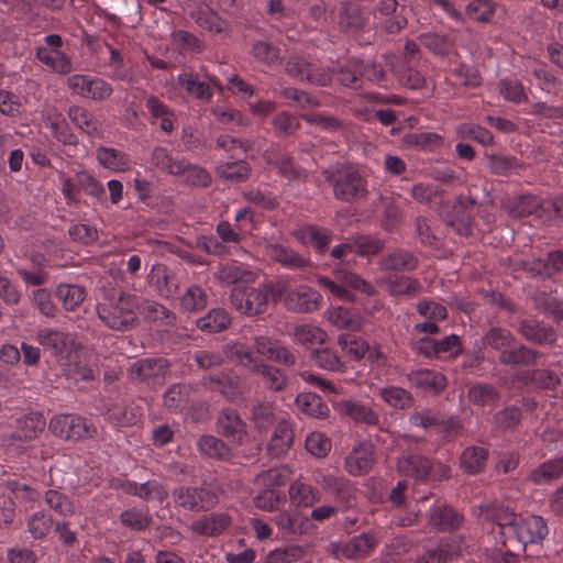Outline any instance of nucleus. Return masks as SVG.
<instances>
[{
	"instance_id": "1",
	"label": "nucleus",
	"mask_w": 563,
	"mask_h": 563,
	"mask_svg": "<svg viewBox=\"0 0 563 563\" xmlns=\"http://www.w3.org/2000/svg\"><path fill=\"white\" fill-rule=\"evenodd\" d=\"M136 296L112 288L102 289V300L96 305L98 319L109 329L125 332L139 324Z\"/></svg>"
},
{
	"instance_id": "2",
	"label": "nucleus",
	"mask_w": 563,
	"mask_h": 563,
	"mask_svg": "<svg viewBox=\"0 0 563 563\" xmlns=\"http://www.w3.org/2000/svg\"><path fill=\"white\" fill-rule=\"evenodd\" d=\"M484 345L497 351L498 362L509 367L532 366L539 363L544 354L517 341L506 328L490 327L483 335Z\"/></svg>"
},
{
	"instance_id": "3",
	"label": "nucleus",
	"mask_w": 563,
	"mask_h": 563,
	"mask_svg": "<svg viewBox=\"0 0 563 563\" xmlns=\"http://www.w3.org/2000/svg\"><path fill=\"white\" fill-rule=\"evenodd\" d=\"M284 291L285 282L264 283L258 287L234 286L230 295V302L240 313L255 317L267 310L269 296L273 300H277L282 298Z\"/></svg>"
},
{
	"instance_id": "4",
	"label": "nucleus",
	"mask_w": 563,
	"mask_h": 563,
	"mask_svg": "<svg viewBox=\"0 0 563 563\" xmlns=\"http://www.w3.org/2000/svg\"><path fill=\"white\" fill-rule=\"evenodd\" d=\"M322 174L332 187L333 196L340 201H358L368 194L366 178L353 167H342L333 172L324 170Z\"/></svg>"
},
{
	"instance_id": "5",
	"label": "nucleus",
	"mask_w": 563,
	"mask_h": 563,
	"mask_svg": "<svg viewBox=\"0 0 563 563\" xmlns=\"http://www.w3.org/2000/svg\"><path fill=\"white\" fill-rule=\"evenodd\" d=\"M48 428L55 437L67 441L93 438L97 433V428L89 419L74 413L54 416Z\"/></svg>"
},
{
	"instance_id": "6",
	"label": "nucleus",
	"mask_w": 563,
	"mask_h": 563,
	"mask_svg": "<svg viewBox=\"0 0 563 563\" xmlns=\"http://www.w3.org/2000/svg\"><path fill=\"white\" fill-rule=\"evenodd\" d=\"M284 70L291 78L316 86H328L331 82V71L310 63L299 55H290L284 64Z\"/></svg>"
},
{
	"instance_id": "7",
	"label": "nucleus",
	"mask_w": 563,
	"mask_h": 563,
	"mask_svg": "<svg viewBox=\"0 0 563 563\" xmlns=\"http://www.w3.org/2000/svg\"><path fill=\"white\" fill-rule=\"evenodd\" d=\"M173 498L176 506L194 512L207 511L218 503L216 493L207 486L178 487Z\"/></svg>"
},
{
	"instance_id": "8",
	"label": "nucleus",
	"mask_w": 563,
	"mask_h": 563,
	"mask_svg": "<svg viewBox=\"0 0 563 563\" xmlns=\"http://www.w3.org/2000/svg\"><path fill=\"white\" fill-rule=\"evenodd\" d=\"M37 341L52 352L59 364L77 354L78 346L75 339L62 331L43 329L37 332Z\"/></svg>"
},
{
	"instance_id": "9",
	"label": "nucleus",
	"mask_w": 563,
	"mask_h": 563,
	"mask_svg": "<svg viewBox=\"0 0 563 563\" xmlns=\"http://www.w3.org/2000/svg\"><path fill=\"white\" fill-rule=\"evenodd\" d=\"M278 300H283L286 309L297 313H308L318 310L321 295L306 285L289 289L285 283V291Z\"/></svg>"
},
{
	"instance_id": "10",
	"label": "nucleus",
	"mask_w": 563,
	"mask_h": 563,
	"mask_svg": "<svg viewBox=\"0 0 563 563\" xmlns=\"http://www.w3.org/2000/svg\"><path fill=\"white\" fill-rule=\"evenodd\" d=\"M168 365V361L163 357L139 360L130 366L129 378L133 383L153 385L164 378Z\"/></svg>"
},
{
	"instance_id": "11",
	"label": "nucleus",
	"mask_w": 563,
	"mask_h": 563,
	"mask_svg": "<svg viewBox=\"0 0 563 563\" xmlns=\"http://www.w3.org/2000/svg\"><path fill=\"white\" fill-rule=\"evenodd\" d=\"M68 88L84 98L103 100L111 96L112 87L101 78H91L86 75H73L67 79Z\"/></svg>"
},
{
	"instance_id": "12",
	"label": "nucleus",
	"mask_w": 563,
	"mask_h": 563,
	"mask_svg": "<svg viewBox=\"0 0 563 563\" xmlns=\"http://www.w3.org/2000/svg\"><path fill=\"white\" fill-rule=\"evenodd\" d=\"M147 283L157 295L164 299H172L179 290V278L177 274L164 264H155L152 266L148 275Z\"/></svg>"
},
{
	"instance_id": "13",
	"label": "nucleus",
	"mask_w": 563,
	"mask_h": 563,
	"mask_svg": "<svg viewBox=\"0 0 563 563\" xmlns=\"http://www.w3.org/2000/svg\"><path fill=\"white\" fill-rule=\"evenodd\" d=\"M216 426L218 433L233 443L242 444L247 438L246 423L234 409H222L217 417Z\"/></svg>"
},
{
	"instance_id": "14",
	"label": "nucleus",
	"mask_w": 563,
	"mask_h": 563,
	"mask_svg": "<svg viewBox=\"0 0 563 563\" xmlns=\"http://www.w3.org/2000/svg\"><path fill=\"white\" fill-rule=\"evenodd\" d=\"M516 331L525 340L538 345H552L556 342L558 335L551 325L536 319H521Z\"/></svg>"
},
{
	"instance_id": "15",
	"label": "nucleus",
	"mask_w": 563,
	"mask_h": 563,
	"mask_svg": "<svg viewBox=\"0 0 563 563\" xmlns=\"http://www.w3.org/2000/svg\"><path fill=\"white\" fill-rule=\"evenodd\" d=\"M316 481L321 488L332 495L334 500L344 509L353 507L355 503L354 488L349 481L343 477L325 474H320Z\"/></svg>"
},
{
	"instance_id": "16",
	"label": "nucleus",
	"mask_w": 563,
	"mask_h": 563,
	"mask_svg": "<svg viewBox=\"0 0 563 563\" xmlns=\"http://www.w3.org/2000/svg\"><path fill=\"white\" fill-rule=\"evenodd\" d=\"M409 385L423 393L438 395L444 390L446 379L440 372L432 369H416L406 374Z\"/></svg>"
},
{
	"instance_id": "17",
	"label": "nucleus",
	"mask_w": 563,
	"mask_h": 563,
	"mask_svg": "<svg viewBox=\"0 0 563 563\" xmlns=\"http://www.w3.org/2000/svg\"><path fill=\"white\" fill-rule=\"evenodd\" d=\"M519 519V549H525L528 543L542 541L549 534V527L541 516H529Z\"/></svg>"
},
{
	"instance_id": "18",
	"label": "nucleus",
	"mask_w": 563,
	"mask_h": 563,
	"mask_svg": "<svg viewBox=\"0 0 563 563\" xmlns=\"http://www.w3.org/2000/svg\"><path fill=\"white\" fill-rule=\"evenodd\" d=\"M232 523V518L227 512H213L191 522L194 533L202 537H217L222 534Z\"/></svg>"
},
{
	"instance_id": "19",
	"label": "nucleus",
	"mask_w": 563,
	"mask_h": 563,
	"mask_svg": "<svg viewBox=\"0 0 563 563\" xmlns=\"http://www.w3.org/2000/svg\"><path fill=\"white\" fill-rule=\"evenodd\" d=\"M202 386L224 396L228 400H234L242 395L239 378L230 373L219 372L202 379Z\"/></svg>"
},
{
	"instance_id": "20",
	"label": "nucleus",
	"mask_w": 563,
	"mask_h": 563,
	"mask_svg": "<svg viewBox=\"0 0 563 563\" xmlns=\"http://www.w3.org/2000/svg\"><path fill=\"white\" fill-rule=\"evenodd\" d=\"M265 254L272 261L290 269H303L310 266V261L292 249L278 243H269L265 246Z\"/></svg>"
},
{
	"instance_id": "21",
	"label": "nucleus",
	"mask_w": 563,
	"mask_h": 563,
	"mask_svg": "<svg viewBox=\"0 0 563 563\" xmlns=\"http://www.w3.org/2000/svg\"><path fill=\"white\" fill-rule=\"evenodd\" d=\"M418 258L407 250L396 249L383 257L378 265L384 272H411L418 266Z\"/></svg>"
},
{
	"instance_id": "22",
	"label": "nucleus",
	"mask_w": 563,
	"mask_h": 563,
	"mask_svg": "<svg viewBox=\"0 0 563 563\" xmlns=\"http://www.w3.org/2000/svg\"><path fill=\"white\" fill-rule=\"evenodd\" d=\"M221 284L246 286L255 282L256 274L236 263H229L219 267L214 274Z\"/></svg>"
},
{
	"instance_id": "23",
	"label": "nucleus",
	"mask_w": 563,
	"mask_h": 563,
	"mask_svg": "<svg viewBox=\"0 0 563 563\" xmlns=\"http://www.w3.org/2000/svg\"><path fill=\"white\" fill-rule=\"evenodd\" d=\"M46 421L41 412H30L16 419V429L12 433V440L31 441L41 433Z\"/></svg>"
},
{
	"instance_id": "24",
	"label": "nucleus",
	"mask_w": 563,
	"mask_h": 563,
	"mask_svg": "<svg viewBox=\"0 0 563 563\" xmlns=\"http://www.w3.org/2000/svg\"><path fill=\"white\" fill-rule=\"evenodd\" d=\"M385 290L394 297H408L417 296L421 289V283L413 277L406 275H393L383 280Z\"/></svg>"
},
{
	"instance_id": "25",
	"label": "nucleus",
	"mask_w": 563,
	"mask_h": 563,
	"mask_svg": "<svg viewBox=\"0 0 563 563\" xmlns=\"http://www.w3.org/2000/svg\"><path fill=\"white\" fill-rule=\"evenodd\" d=\"M398 471L417 481L424 479L432 470L431 461L420 454H407L398 459Z\"/></svg>"
},
{
	"instance_id": "26",
	"label": "nucleus",
	"mask_w": 563,
	"mask_h": 563,
	"mask_svg": "<svg viewBox=\"0 0 563 563\" xmlns=\"http://www.w3.org/2000/svg\"><path fill=\"white\" fill-rule=\"evenodd\" d=\"M250 421L257 432L265 433L279 421L276 416V406L271 401H256L251 406Z\"/></svg>"
},
{
	"instance_id": "27",
	"label": "nucleus",
	"mask_w": 563,
	"mask_h": 563,
	"mask_svg": "<svg viewBox=\"0 0 563 563\" xmlns=\"http://www.w3.org/2000/svg\"><path fill=\"white\" fill-rule=\"evenodd\" d=\"M198 26L212 34L227 32L229 24L207 5H199L188 12Z\"/></svg>"
},
{
	"instance_id": "28",
	"label": "nucleus",
	"mask_w": 563,
	"mask_h": 563,
	"mask_svg": "<svg viewBox=\"0 0 563 563\" xmlns=\"http://www.w3.org/2000/svg\"><path fill=\"white\" fill-rule=\"evenodd\" d=\"M292 442L291 426L285 419H280L275 426L267 451L272 456L279 457L291 448Z\"/></svg>"
},
{
	"instance_id": "29",
	"label": "nucleus",
	"mask_w": 563,
	"mask_h": 563,
	"mask_svg": "<svg viewBox=\"0 0 563 563\" xmlns=\"http://www.w3.org/2000/svg\"><path fill=\"white\" fill-rule=\"evenodd\" d=\"M563 475V457H554L532 468L527 479L534 485H545Z\"/></svg>"
},
{
	"instance_id": "30",
	"label": "nucleus",
	"mask_w": 563,
	"mask_h": 563,
	"mask_svg": "<svg viewBox=\"0 0 563 563\" xmlns=\"http://www.w3.org/2000/svg\"><path fill=\"white\" fill-rule=\"evenodd\" d=\"M295 236L303 244H311L319 254H323L332 240V232L317 225H306L296 231Z\"/></svg>"
},
{
	"instance_id": "31",
	"label": "nucleus",
	"mask_w": 563,
	"mask_h": 563,
	"mask_svg": "<svg viewBox=\"0 0 563 563\" xmlns=\"http://www.w3.org/2000/svg\"><path fill=\"white\" fill-rule=\"evenodd\" d=\"M369 24V13L358 5L346 3L340 13V25L350 33L364 31Z\"/></svg>"
},
{
	"instance_id": "32",
	"label": "nucleus",
	"mask_w": 563,
	"mask_h": 563,
	"mask_svg": "<svg viewBox=\"0 0 563 563\" xmlns=\"http://www.w3.org/2000/svg\"><path fill=\"white\" fill-rule=\"evenodd\" d=\"M263 378V383L268 390L282 391L287 387L288 378L278 367H275L264 360H260L251 371Z\"/></svg>"
},
{
	"instance_id": "33",
	"label": "nucleus",
	"mask_w": 563,
	"mask_h": 563,
	"mask_svg": "<svg viewBox=\"0 0 563 563\" xmlns=\"http://www.w3.org/2000/svg\"><path fill=\"white\" fill-rule=\"evenodd\" d=\"M178 84L188 93L203 102H209L212 98L210 85L221 88L220 84L214 78H209V82H206L198 80L194 75L187 73H183L178 76Z\"/></svg>"
},
{
	"instance_id": "34",
	"label": "nucleus",
	"mask_w": 563,
	"mask_h": 563,
	"mask_svg": "<svg viewBox=\"0 0 563 563\" xmlns=\"http://www.w3.org/2000/svg\"><path fill=\"white\" fill-rule=\"evenodd\" d=\"M374 462L372 448L360 445L355 448L345 459L346 471L351 475H361L371 470Z\"/></svg>"
},
{
	"instance_id": "35",
	"label": "nucleus",
	"mask_w": 563,
	"mask_h": 563,
	"mask_svg": "<svg viewBox=\"0 0 563 563\" xmlns=\"http://www.w3.org/2000/svg\"><path fill=\"white\" fill-rule=\"evenodd\" d=\"M137 308H140V312L144 319L151 322L172 325L176 320V316L173 311L154 300H142V302H139Z\"/></svg>"
},
{
	"instance_id": "36",
	"label": "nucleus",
	"mask_w": 563,
	"mask_h": 563,
	"mask_svg": "<svg viewBox=\"0 0 563 563\" xmlns=\"http://www.w3.org/2000/svg\"><path fill=\"white\" fill-rule=\"evenodd\" d=\"M224 355L233 363L242 365L250 372L261 360L244 343L232 342L223 345Z\"/></svg>"
},
{
	"instance_id": "37",
	"label": "nucleus",
	"mask_w": 563,
	"mask_h": 563,
	"mask_svg": "<svg viewBox=\"0 0 563 563\" xmlns=\"http://www.w3.org/2000/svg\"><path fill=\"white\" fill-rule=\"evenodd\" d=\"M443 139L434 132H410L404 134L401 143L408 148L433 151L442 145Z\"/></svg>"
},
{
	"instance_id": "38",
	"label": "nucleus",
	"mask_w": 563,
	"mask_h": 563,
	"mask_svg": "<svg viewBox=\"0 0 563 563\" xmlns=\"http://www.w3.org/2000/svg\"><path fill=\"white\" fill-rule=\"evenodd\" d=\"M481 514L484 519L492 521L497 528L503 527L511 530V521L516 520L517 515L507 506L498 503H489L481 507Z\"/></svg>"
},
{
	"instance_id": "39",
	"label": "nucleus",
	"mask_w": 563,
	"mask_h": 563,
	"mask_svg": "<svg viewBox=\"0 0 563 563\" xmlns=\"http://www.w3.org/2000/svg\"><path fill=\"white\" fill-rule=\"evenodd\" d=\"M429 523L440 530H455L462 523V516L450 507L437 506L429 515Z\"/></svg>"
},
{
	"instance_id": "40",
	"label": "nucleus",
	"mask_w": 563,
	"mask_h": 563,
	"mask_svg": "<svg viewBox=\"0 0 563 563\" xmlns=\"http://www.w3.org/2000/svg\"><path fill=\"white\" fill-rule=\"evenodd\" d=\"M96 157L104 168L113 172H125L130 166L126 154L113 147L100 146L97 150Z\"/></svg>"
},
{
	"instance_id": "41",
	"label": "nucleus",
	"mask_w": 563,
	"mask_h": 563,
	"mask_svg": "<svg viewBox=\"0 0 563 563\" xmlns=\"http://www.w3.org/2000/svg\"><path fill=\"white\" fill-rule=\"evenodd\" d=\"M231 323L230 316L222 308L211 309L206 316L196 320L199 330L217 333L225 330Z\"/></svg>"
},
{
	"instance_id": "42",
	"label": "nucleus",
	"mask_w": 563,
	"mask_h": 563,
	"mask_svg": "<svg viewBox=\"0 0 563 563\" xmlns=\"http://www.w3.org/2000/svg\"><path fill=\"white\" fill-rule=\"evenodd\" d=\"M197 445L202 455L211 459L228 460L232 455L231 449L223 440L211 434L201 435Z\"/></svg>"
},
{
	"instance_id": "43",
	"label": "nucleus",
	"mask_w": 563,
	"mask_h": 563,
	"mask_svg": "<svg viewBox=\"0 0 563 563\" xmlns=\"http://www.w3.org/2000/svg\"><path fill=\"white\" fill-rule=\"evenodd\" d=\"M216 174L227 181L242 183L249 179L251 167L249 163L243 159L227 162L217 166Z\"/></svg>"
},
{
	"instance_id": "44",
	"label": "nucleus",
	"mask_w": 563,
	"mask_h": 563,
	"mask_svg": "<svg viewBox=\"0 0 563 563\" xmlns=\"http://www.w3.org/2000/svg\"><path fill=\"white\" fill-rule=\"evenodd\" d=\"M289 500L297 507H310L319 500V490L300 481L294 482L288 489Z\"/></svg>"
},
{
	"instance_id": "45",
	"label": "nucleus",
	"mask_w": 563,
	"mask_h": 563,
	"mask_svg": "<svg viewBox=\"0 0 563 563\" xmlns=\"http://www.w3.org/2000/svg\"><path fill=\"white\" fill-rule=\"evenodd\" d=\"M297 408L311 417L325 418L329 415V407L321 397L313 393H301L296 397Z\"/></svg>"
},
{
	"instance_id": "46",
	"label": "nucleus",
	"mask_w": 563,
	"mask_h": 563,
	"mask_svg": "<svg viewBox=\"0 0 563 563\" xmlns=\"http://www.w3.org/2000/svg\"><path fill=\"white\" fill-rule=\"evenodd\" d=\"M488 451L483 446L466 448L460 457L462 468L468 474H476L484 470Z\"/></svg>"
},
{
	"instance_id": "47",
	"label": "nucleus",
	"mask_w": 563,
	"mask_h": 563,
	"mask_svg": "<svg viewBox=\"0 0 563 563\" xmlns=\"http://www.w3.org/2000/svg\"><path fill=\"white\" fill-rule=\"evenodd\" d=\"M380 398L395 409H409L413 405V396L410 391L398 386H389L379 389Z\"/></svg>"
},
{
	"instance_id": "48",
	"label": "nucleus",
	"mask_w": 563,
	"mask_h": 563,
	"mask_svg": "<svg viewBox=\"0 0 563 563\" xmlns=\"http://www.w3.org/2000/svg\"><path fill=\"white\" fill-rule=\"evenodd\" d=\"M68 117L84 133L90 136L100 135V124L87 109L78 106L70 107Z\"/></svg>"
},
{
	"instance_id": "49",
	"label": "nucleus",
	"mask_w": 563,
	"mask_h": 563,
	"mask_svg": "<svg viewBox=\"0 0 563 563\" xmlns=\"http://www.w3.org/2000/svg\"><path fill=\"white\" fill-rule=\"evenodd\" d=\"M377 540L371 533L353 537L343 548V554L349 559L366 556L376 545Z\"/></svg>"
},
{
	"instance_id": "50",
	"label": "nucleus",
	"mask_w": 563,
	"mask_h": 563,
	"mask_svg": "<svg viewBox=\"0 0 563 563\" xmlns=\"http://www.w3.org/2000/svg\"><path fill=\"white\" fill-rule=\"evenodd\" d=\"M56 297L64 309L74 311L84 301L86 289L79 285L59 284L56 287Z\"/></svg>"
},
{
	"instance_id": "51",
	"label": "nucleus",
	"mask_w": 563,
	"mask_h": 563,
	"mask_svg": "<svg viewBox=\"0 0 563 563\" xmlns=\"http://www.w3.org/2000/svg\"><path fill=\"white\" fill-rule=\"evenodd\" d=\"M53 517L44 510L32 514L26 520V531L35 540H42L48 536L53 526Z\"/></svg>"
},
{
	"instance_id": "52",
	"label": "nucleus",
	"mask_w": 563,
	"mask_h": 563,
	"mask_svg": "<svg viewBox=\"0 0 563 563\" xmlns=\"http://www.w3.org/2000/svg\"><path fill=\"white\" fill-rule=\"evenodd\" d=\"M208 295L198 285L189 286L179 298V305L187 312H199L207 307Z\"/></svg>"
},
{
	"instance_id": "53",
	"label": "nucleus",
	"mask_w": 563,
	"mask_h": 563,
	"mask_svg": "<svg viewBox=\"0 0 563 563\" xmlns=\"http://www.w3.org/2000/svg\"><path fill=\"white\" fill-rule=\"evenodd\" d=\"M532 300L538 310L551 316L555 321L563 320V302L556 297L544 291H538L533 295Z\"/></svg>"
},
{
	"instance_id": "54",
	"label": "nucleus",
	"mask_w": 563,
	"mask_h": 563,
	"mask_svg": "<svg viewBox=\"0 0 563 563\" xmlns=\"http://www.w3.org/2000/svg\"><path fill=\"white\" fill-rule=\"evenodd\" d=\"M342 409L355 422H362L368 426H376L379 422L378 415L368 406L356 401H344Z\"/></svg>"
},
{
	"instance_id": "55",
	"label": "nucleus",
	"mask_w": 563,
	"mask_h": 563,
	"mask_svg": "<svg viewBox=\"0 0 563 563\" xmlns=\"http://www.w3.org/2000/svg\"><path fill=\"white\" fill-rule=\"evenodd\" d=\"M307 555V549L299 544H289L287 547L272 550L266 555L267 563H295Z\"/></svg>"
},
{
	"instance_id": "56",
	"label": "nucleus",
	"mask_w": 563,
	"mask_h": 563,
	"mask_svg": "<svg viewBox=\"0 0 563 563\" xmlns=\"http://www.w3.org/2000/svg\"><path fill=\"white\" fill-rule=\"evenodd\" d=\"M382 201L384 203L382 227L389 232L396 231L404 220L402 210L393 198H382Z\"/></svg>"
},
{
	"instance_id": "57",
	"label": "nucleus",
	"mask_w": 563,
	"mask_h": 563,
	"mask_svg": "<svg viewBox=\"0 0 563 563\" xmlns=\"http://www.w3.org/2000/svg\"><path fill=\"white\" fill-rule=\"evenodd\" d=\"M295 341L306 347L313 346L316 344H322L325 341V332L314 325L300 324L294 330Z\"/></svg>"
},
{
	"instance_id": "58",
	"label": "nucleus",
	"mask_w": 563,
	"mask_h": 563,
	"mask_svg": "<svg viewBox=\"0 0 563 563\" xmlns=\"http://www.w3.org/2000/svg\"><path fill=\"white\" fill-rule=\"evenodd\" d=\"M45 503L56 514L69 517L75 514V507L70 498L57 489H48L44 495Z\"/></svg>"
},
{
	"instance_id": "59",
	"label": "nucleus",
	"mask_w": 563,
	"mask_h": 563,
	"mask_svg": "<svg viewBox=\"0 0 563 563\" xmlns=\"http://www.w3.org/2000/svg\"><path fill=\"white\" fill-rule=\"evenodd\" d=\"M467 397L474 405L489 406L499 399V393L492 385L475 384L468 388Z\"/></svg>"
},
{
	"instance_id": "60",
	"label": "nucleus",
	"mask_w": 563,
	"mask_h": 563,
	"mask_svg": "<svg viewBox=\"0 0 563 563\" xmlns=\"http://www.w3.org/2000/svg\"><path fill=\"white\" fill-rule=\"evenodd\" d=\"M63 372L65 376L74 384L79 382H90L95 379V374L86 364L75 361V356L68 358L63 364Z\"/></svg>"
},
{
	"instance_id": "61",
	"label": "nucleus",
	"mask_w": 563,
	"mask_h": 563,
	"mask_svg": "<svg viewBox=\"0 0 563 563\" xmlns=\"http://www.w3.org/2000/svg\"><path fill=\"white\" fill-rule=\"evenodd\" d=\"M311 358L319 368L329 372H343L345 367L341 358L330 349L312 351Z\"/></svg>"
},
{
	"instance_id": "62",
	"label": "nucleus",
	"mask_w": 563,
	"mask_h": 563,
	"mask_svg": "<svg viewBox=\"0 0 563 563\" xmlns=\"http://www.w3.org/2000/svg\"><path fill=\"white\" fill-rule=\"evenodd\" d=\"M185 168L178 176L183 178V183L192 187H208L211 184L210 174L198 165L185 162Z\"/></svg>"
},
{
	"instance_id": "63",
	"label": "nucleus",
	"mask_w": 563,
	"mask_h": 563,
	"mask_svg": "<svg viewBox=\"0 0 563 563\" xmlns=\"http://www.w3.org/2000/svg\"><path fill=\"white\" fill-rule=\"evenodd\" d=\"M338 344L354 360L363 358L369 351V344L365 340L351 334H340L338 336Z\"/></svg>"
},
{
	"instance_id": "64",
	"label": "nucleus",
	"mask_w": 563,
	"mask_h": 563,
	"mask_svg": "<svg viewBox=\"0 0 563 563\" xmlns=\"http://www.w3.org/2000/svg\"><path fill=\"white\" fill-rule=\"evenodd\" d=\"M410 426L417 428H431L441 424V415L427 407L416 408L410 415L408 419Z\"/></svg>"
}]
</instances>
